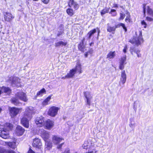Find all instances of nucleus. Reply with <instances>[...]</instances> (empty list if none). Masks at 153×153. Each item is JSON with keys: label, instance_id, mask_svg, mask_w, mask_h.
Wrapping results in <instances>:
<instances>
[{"label": "nucleus", "instance_id": "39", "mask_svg": "<svg viewBox=\"0 0 153 153\" xmlns=\"http://www.w3.org/2000/svg\"><path fill=\"white\" fill-rule=\"evenodd\" d=\"M137 50L135 49L134 47L130 48V51L132 55H133V52L135 53V51H137Z\"/></svg>", "mask_w": 153, "mask_h": 153}, {"label": "nucleus", "instance_id": "49", "mask_svg": "<svg viewBox=\"0 0 153 153\" xmlns=\"http://www.w3.org/2000/svg\"><path fill=\"white\" fill-rule=\"evenodd\" d=\"M64 143H62L59 145L57 147V149H60L61 148L62 145Z\"/></svg>", "mask_w": 153, "mask_h": 153}, {"label": "nucleus", "instance_id": "40", "mask_svg": "<svg viewBox=\"0 0 153 153\" xmlns=\"http://www.w3.org/2000/svg\"><path fill=\"white\" fill-rule=\"evenodd\" d=\"M120 17L119 18V20H123L124 19V17L125 16V14L123 13H120Z\"/></svg>", "mask_w": 153, "mask_h": 153}, {"label": "nucleus", "instance_id": "38", "mask_svg": "<svg viewBox=\"0 0 153 153\" xmlns=\"http://www.w3.org/2000/svg\"><path fill=\"white\" fill-rule=\"evenodd\" d=\"M116 10L114 9H111L109 12L110 14H111L112 16H115L117 15V13L116 12Z\"/></svg>", "mask_w": 153, "mask_h": 153}, {"label": "nucleus", "instance_id": "45", "mask_svg": "<svg viewBox=\"0 0 153 153\" xmlns=\"http://www.w3.org/2000/svg\"><path fill=\"white\" fill-rule=\"evenodd\" d=\"M7 153H16L15 152L12 150H7Z\"/></svg>", "mask_w": 153, "mask_h": 153}, {"label": "nucleus", "instance_id": "62", "mask_svg": "<svg viewBox=\"0 0 153 153\" xmlns=\"http://www.w3.org/2000/svg\"><path fill=\"white\" fill-rule=\"evenodd\" d=\"M120 7H121V8H122L123 7V6H121Z\"/></svg>", "mask_w": 153, "mask_h": 153}, {"label": "nucleus", "instance_id": "59", "mask_svg": "<svg viewBox=\"0 0 153 153\" xmlns=\"http://www.w3.org/2000/svg\"><path fill=\"white\" fill-rule=\"evenodd\" d=\"M2 111V108H0V113L1 112V111Z\"/></svg>", "mask_w": 153, "mask_h": 153}, {"label": "nucleus", "instance_id": "26", "mask_svg": "<svg viewBox=\"0 0 153 153\" xmlns=\"http://www.w3.org/2000/svg\"><path fill=\"white\" fill-rule=\"evenodd\" d=\"M45 146L46 149H47V150H50L52 147V142L50 141H46L45 142Z\"/></svg>", "mask_w": 153, "mask_h": 153}, {"label": "nucleus", "instance_id": "14", "mask_svg": "<svg viewBox=\"0 0 153 153\" xmlns=\"http://www.w3.org/2000/svg\"><path fill=\"white\" fill-rule=\"evenodd\" d=\"M126 75L125 71H122L121 72V77L119 82V84L120 85L121 84L123 85L126 82Z\"/></svg>", "mask_w": 153, "mask_h": 153}, {"label": "nucleus", "instance_id": "28", "mask_svg": "<svg viewBox=\"0 0 153 153\" xmlns=\"http://www.w3.org/2000/svg\"><path fill=\"white\" fill-rule=\"evenodd\" d=\"M96 32V29H94L93 30H92L89 31L87 34V36H88V39H90L91 37Z\"/></svg>", "mask_w": 153, "mask_h": 153}, {"label": "nucleus", "instance_id": "33", "mask_svg": "<svg viewBox=\"0 0 153 153\" xmlns=\"http://www.w3.org/2000/svg\"><path fill=\"white\" fill-rule=\"evenodd\" d=\"M147 12L149 15L153 17V10L148 6L147 7Z\"/></svg>", "mask_w": 153, "mask_h": 153}, {"label": "nucleus", "instance_id": "7", "mask_svg": "<svg viewBox=\"0 0 153 153\" xmlns=\"http://www.w3.org/2000/svg\"><path fill=\"white\" fill-rule=\"evenodd\" d=\"M35 122L38 126H42L45 124L44 118L42 116L37 117L35 119Z\"/></svg>", "mask_w": 153, "mask_h": 153}, {"label": "nucleus", "instance_id": "29", "mask_svg": "<svg viewBox=\"0 0 153 153\" xmlns=\"http://www.w3.org/2000/svg\"><path fill=\"white\" fill-rule=\"evenodd\" d=\"M7 145L10 147L12 149H15L16 147V143L14 142L7 143Z\"/></svg>", "mask_w": 153, "mask_h": 153}, {"label": "nucleus", "instance_id": "23", "mask_svg": "<svg viewBox=\"0 0 153 153\" xmlns=\"http://www.w3.org/2000/svg\"><path fill=\"white\" fill-rule=\"evenodd\" d=\"M85 39V38L83 39L82 40V42L79 43L78 47L79 50L82 52L85 51V46L84 45V42Z\"/></svg>", "mask_w": 153, "mask_h": 153}, {"label": "nucleus", "instance_id": "41", "mask_svg": "<svg viewBox=\"0 0 153 153\" xmlns=\"http://www.w3.org/2000/svg\"><path fill=\"white\" fill-rule=\"evenodd\" d=\"M135 53L137 54V56L138 57H141V55L140 53V51L138 50H137V51H135Z\"/></svg>", "mask_w": 153, "mask_h": 153}, {"label": "nucleus", "instance_id": "24", "mask_svg": "<svg viewBox=\"0 0 153 153\" xmlns=\"http://www.w3.org/2000/svg\"><path fill=\"white\" fill-rule=\"evenodd\" d=\"M67 44V42H64L62 41H60L55 43V45L56 47L63 46H65Z\"/></svg>", "mask_w": 153, "mask_h": 153}, {"label": "nucleus", "instance_id": "48", "mask_svg": "<svg viewBox=\"0 0 153 153\" xmlns=\"http://www.w3.org/2000/svg\"><path fill=\"white\" fill-rule=\"evenodd\" d=\"M146 4H143V11L144 14V15L145 16V13H146V8H145Z\"/></svg>", "mask_w": 153, "mask_h": 153}, {"label": "nucleus", "instance_id": "16", "mask_svg": "<svg viewBox=\"0 0 153 153\" xmlns=\"http://www.w3.org/2000/svg\"><path fill=\"white\" fill-rule=\"evenodd\" d=\"M54 122L49 119L48 120L45 124V126L47 129H51L53 126Z\"/></svg>", "mask_w": 153, "mask_h": 153}, {"label": "nucleus", "instance_id": "55", "mask_svg": "<svg viewBox=\"0 0 153 153\" xmlns=\"http://www.w3.org/2000/svg\"><path fill=\"white\" fill-rule=\"evenodd\" d=\"M114 6L113 7H118V6L116 4H113Z\"/></svg>", "mask_w": 153, "mask_h": 153}, {"label": "nucleus", "instance_id": "6", "mask_svg": "<svg viewBox=\"0 0 153 153\" xmlns=\"http://www.w3.org/2000/svg\"><path fill=\"white\" fill-rule=\"evenodd\" d=\"M59 108L53 106L50 108L48 112V114L52 117L55 116L57 114Z\"/></svg>", "mask_w": 153, "mask_h": 153}, {"label": "nucleus", "instance_id": "34", "mask_svg": "<svg viewBox=\"0 0 153 153\" xmlns=\"http://www.w3.org/2000/svg\"><path fill=\"white\" fill-rule=\"evenodd\" d=\"M66 12L70 16H73L74 14L73 10L71 8L68 9Z\"/></svg>", "mask_w": 153, "mask_h": 153}, {"label": "nucleus", "instance_id": "12", "mask_svg": "<svg viewBox=\"0 0 153 153\" xmlns=\"http://www.w3.org/2000/svg\"><path fill=\"white\" fill-rule=\"evenodd\" d=\"M20 109L13 107L10 109V115L12 117L16 116L19 113Z\"/></svg>", "mask_w": 153, "mask_h": 153}, {"label": "nucleus", "instance_id": "56", "mask_svg": "<svg viewBox=\"0 0 153 153\" xmlns=\"http://www.w3.org/2000/svg\"><path fill=\"white\" fill-rule=\"evenodd\" d=\"M62 33V32H60V33H59L58 34H57V36H60V35H61Z\"/></svg>", "mask_w": 153, "mask_h": 153}, {"label": "nucleus", "instance_id": "1", "mask_svg": "<svg viewBox=\"0 0 153 153\" xmlns=\"http://www.w3.org/2000/svg\"><path fill=\"white\" fill-rule=\"evenodd\" d=\"M13 125L9 123H6L3 127L0 126V136L4 139L9 137L8 131L11 130L13 128Z\"/></svg>", "mask_w": 153, "mask_h": 153}, {"label": "nucleus", "instance_id": "20", "mask_svg": "<svg viewBox=\"0 0 153 153\" xmlns=\"http://www.w3.org/2000/svg\"><path fill=\"white\" fill-rule=\"evenodd\" d=\"M126 60V56H123L121 58L120 62L119 68L120 70H123L124 69L125 62Z\"/></svg>", "mask_w": 153, "mask_h": 153}, {"label": "nucleus", "instance_id": "9", "mask_svg": "<svg viewBox=\"0 0 153 153\" xmlns=\"http://www.w3.org/2000/svg\"><path fill=\"white\" fill-rule=\"evenodd\" d=\"M95 146L94 144L91 143L90 140H87L85 141L84 144L82 145V147L84 149H90L93 148Z\"/></svg>", "mask_w": 153, "mask_h": 153}, {"label": "nucleus", "instance_id": "54", "mask_svg": "<svg viewBox=\"0 0 153 153\" xmlns=\"http://www.w3.org/2000/svg\"><path fill=\"white\" fill-rule=\"evenodd\" d=\"M94 42H92L89 45H90V46H93V45H94Z\"/></svg>", "mask_w": 153, "mask_h": 153}, {"label": "nucleus", "instance_id": "21", "mask_svg": "<svg viewBox=\"0 0 153 153\" xmlns=\"http://www.w3.org/2000/svg\"><path fill=\"white\" fill-rule=\"evenodd\" d=\"M68 5L70 7H73L76 10L79 7V5L74 0H70L68 3Z\"/></svg>", "mask_w": 153, "mask_h": 153}, {"label": "nucleus", "instance_id": "4", "mask_svg": "<svg viewBox=\"0 0 153 153\" xmlns=\"http://www.w3.org/2000/svg\"><path fill=\"white\" fill-rule=\"evenodd\" d=\"M34 113L33 108L32 107L26 108L23 115V117L30 120L32 118V114Z\"/></svg>", "mask_w": 153, "mask_h": 153}, {"label": "nucleus", "instance_id": "46", "mask_svg": "<svg viewBox=\"0 0 153 153\" xmlns=\"http://www.w3.org/2000/svg\"><path fill=\"white\" fill-rule=\"evenodd\" d=\"M121 25H122V24H121V23H120L115 25L114 26L115 27V29L117 28L120 27L121 26Z\"/></svg>", "mask_w": 153, "mask_h": 153}, {"label": "nucleus", "instance_id": "11", "mask_svg": "<svg viewBox=\"0 0 153 153\" xmlns=\"http://www.w3.org/2000/svg\"><path fill=\"white\" fill-rule=\"evenodd\" d=\"M16 96L24 102H26L27 100L26 94L23 92H20L17 93L16 95Z\"/></svg>", "mask_w": 153, "mask_h": 153}, {"label": "nucleus", "instance_id": "31", "mask_svg": "<svg viewBox=\"0 0 153 153\" xmlns=\"http://www.w3.org/2000/svg\"><path fill=\"white\" fill-rule=\"evenodd\" d=\"M51 99V97H48L45 100L42 102V104L43 105H46L48 104V102Z\"/></svg>", "mask_w": 153, "mask_h": 153}, {"label": "nucleus", "instance_id": "42", "mask_svg": "<svg viewBox=\"0 0 153 153\" xmlns=\"http://www.w3.org/2000/svg\"><path fill=\"white\" fill-rule=\"evenodd\" d=\"M121 24H122V25H121V26H122L123 27V28L124 29L125 32H126L127 29L125 27V24L122 23H121Z\"/></svg>", "mask_w": 153, "mask_h": 153}, {"label": "nucleus", "instance_id": "57", "mask_svg": "<svg viewBox=\"0 0 153 153\" xmlns=\"http://www.w3.org/2000/svg\"><path fill=\"white\" fill-rule=\"evenodd\" d=\"M88 52H87L86 53H85V57H87L88 56Z\"/></svg>", "mask_w": 153, "mask_h": 153}, {"label": "nucleus", "instance_id": "35", "mask_svg": "<svg viewBox=\"0 0 153 153\" xmlns=\"http://www.w3.org/2000/svg\"><path fill=\"white\" fill-rule=\"evenodd\" d=\"M17 98H18L16 97L13 98L12 99V103L15 105H17V104H19V102Z\"/></svg>", "mask_w": 153, "mask_h": 153}, {"label": "nucleus", "instance_id": "2", "mask_svg": "<svg viewBox=\"0 0 153 153\" xmlns=\"http://www.w3.org/2000/svg\"><path fill=\"white\" fill-rule=\"evenodd\" d=\"M139 36L137 38L134 37L131 38L129 41V42L132 44H135L137 46L141 44L143 42V39L142 36V33L141 31H139Z\"/></svg>", "mask_w": 153, "mask_h": 153}, {"label": "nucleus", "instance_id": "18", "mask_svg": "<svg viewBox=\"0 0 153 153\" xmlns=\"http://www.w3.org/2000/svg\"><path fill=\"white\" fill-rule=\"evenodd\" d=\"M84 96L86 99L87 104L90 105L91 104V100L92 98L90 92H84Z\"/></svg>", "mask_w": 153, "mask_h": 153}, {"label": "nucleus", "instance_id": "22", "mask_svg": "<svg viewBox=\"0 0 153 153\" xmlns=\"http://www.w3.org/2000/svg\"><path fill=\"white\" fill-rule=\"evenodd\" d=\"M2 93L4 92L6 94L9 95L11 93V90L8 87L3 86L2 87Z\"/></svg>", "mask_w": 153, "mask_h": 153}, {"label": "nucleus", "instance_id": "37", "mask_svg": "<svg viewBox=\"0 0 153 153\" xmlns=\"http://www.w3.org/2000/svg\"><path fill=\"white\" fill-rule=\"evenodd\" d=\"M7 150L3 147H0V153H7Z\"/></svg>", "mask_w": 153, "mask_h": 153}, {"label": "nucleus", "instance_id": "36", "mask_svg": "<svg viewBox=\"0 0 153 153\" xmlns=\"http://www.w3.org/2000/svg\"><path fill=\"white\" fill-rule=\"evenodd\" d=\"M126 14L128 15V16H126V18L125 19V21L126 22H130V17L129 13L128 12H127L126 13Z\"/></svg>", "mask_w": 153, "mask_h": 153}, {"label": "nucleus", "instance_id": "15", "mask_svg": "<svg viewBox=\"0 0 153 153\" xmlns=\"http://www.w3.org/2000/svg\"><path fill=\"white\" fill-rule=\"evenodd\" d=\"M52 142L55 145L58 144L62 140V138L57 135L52 136Z\"/></svg>", "mask_w": 153, "mask_h": 153}, {"label": "nucleus", "instance_id": "10", "mask_svg": "<svg viewBox=\"0 0 153 153\" xmlns=\"http://www.w3.org/2000/svg\"><path fill=\"white\" fill-rule=\"evenodd\" d=\"M25 131V129L22 126H17L15 130V134L17 136H22L24 134Z\"/></svg>", "mask_w": 153, "mask_h": 153}, {"label": "nucleus", "instance_id": "19", "mask_svg": "<svg viewBox=\"0 0 153 153\" xmlns=\"http://www.w3.org/2000/svg\"><path fill=\"white\" fill-rule=\"evenodd\" d=\"M42 144L40 140L39 139L36 138L33 140V145L34 147L39 148Z\"/></svg>", "mask_w": 153, "mask_h": 153}, {"label": "nucleus", "instance_id": "51", "mask_svg": "<svg viewBox=\"0 0 153 153\" xmlns=\"http://www.w3.org/2000/svg\"><path fill=\"white\" fill-rule=\"evenodd\" d=\"M64 153H70L69 149H66L65 151V152Z\"/></svg>", "mask_w": 153, "mask_h": 153}, {"label": "nucleus", "instance_id": "63", "mask_svg": "<svg viewBox=\"0 0 153 153\" xmlns=\"http://www.w3.org/2000/svg\"><path fill=\"white\" fill-rule=\"evenodd\" d=\"M74 153H77L76 152H75Z\"/></svg>", "mask_w": 153, "mask_h": 153}, {"label": "nucleus", "instance_id": "44", "mask_svg": "<svg viewBox=\"0 0 153 153\" xmlns=\"http://www.w3.org/2000/svg\"><path fill=\"white\" fill-rule=\"evenodd\" d=\"M141 24L142 25H144V28H146V22L144 21H143L141 22Z\"/></svg>", "mask_w": 153, "mask_h": 153}, {"label": "nucleus", "instance_id": "53", "mask_svg": "<svg viewBox=\"0 0 153 153\" xmlns=\"http://www.w3.org/2000/svg\"><path fill=\"white\" fill-rule=\"evenodd\" d=\"M2 93V87H0V95Z\"/></svg>", "mask_w": 153, "mask_h": 153}, {"label": "nucleus", "instance_id": "50", "mask_svg": "<svg viewBox=\"0 0 153 153\" xmlns=\"http://www.w3.org/2000/svg\"><path fill=\"white\" fill-rule=\"evenodd\" d=\"M127 49V46H126L125 47H124V49H123V51L124 53H126V50Z\"/></svg>", "mask_w": 153, "mask_h": 153}, {"label": "nucleus", "instance_id": "47", "mask_svg": "<svg viewBox=\"0 0 153 153\" xmlns=\"http://www.w3.org/2000/svg\"><path fill=\"white\" fill-rule=\"evenodd\" d=\"M43 2L44 4H48L49 0H41Z\"/></svg>", "mask_w": 153, "mask_h": 153}, {"label": "nucleus", "instance_id": "52", "mask_svg": "<svg viewBox=\"0 0 153 153\" xmlns=\"http://www.w3.org/2000/svg\"><path fill=\"white\" fill-rule=\"evenodd\" d=\"M67 75H66L65 76L62 77V79H68V77H67Z\"/></svg>", "mask_w": 153, "mask_h": 153}, {"label": "nucleus", "instance_id": "25", "mask_svg": "<svg viewBox=\"0 0 153 153\" xmlns=\"http://www.w3.org/2000/svg\"><path fill=\"white\" fill-rule=\"evenodd\" d=\"M115 56V51H110L107 55V58L110 59H113Z\"/></svg>", "mask_w": 153, "mask_h": 153}, {"label": "nucleus", "instance_id": "5", "mask_svg": "<svg viewBox=\"0 0 153 153\" xmlns=\"http://www.w3.org/2000/svg\"><path fill=\"white\" fill-rule=\"evenodd\" d=\"M9 80L13 86L19 87L20 86V79L17 77L11 76L10 77Z\"/></svg>", "mask_w": 153, "mask_h": 153}, {"label": "nucleus", "instance_id": "8", "mask_svg": "<svg viewBox=\"0 0 153 153\" xmlns=\"http://www.w3.org/2000/svg\"><path fill=\"white\" fill-rule=\"evenodd\" d=\"M3 15L5 21L7 22H10L14 17L11 13L8 12H4Z\"/></svg>", "mask_w": 153, "mask_h": 153}, {"label": "nucleus", "instance_id": "13", "mask_svg": "<svg viewBox=\"0 0 153 153\" xmlns=\"http://www.w3.org/2000/svg\"><path fill=\"white\" fill-rule=\"evenodd\" d=\"M40 134L42 137L45 141H46L50 137L49 133L44 129L41 130Z\"/></svg>", "mask_w": 153, "mask_h": 153}, {"label": "nucleus", "instance_id": "17", "mask_svg": "<svg viewBox=\"0 0 153 153\" xmlns=\"http://www.w3.org/2000/svg\"><path fill=\"white\" fill-rule=\"evenodd\" d=\"M29 120H30L28 119L23 117L21 119V122L24 126L25 128H28L29 127Z\"/></svg>", "mask_w": 153, "mask_h": 153}, {"label": "nucleus", "instance_id": "32", "mask_svg": "<svg viewBox=\"0 0 153 153\" xmlns=\"http://www.w3.org/2000/svg\"><path fill=\"white\" fill-rule=\"evenodd\" d=\"M110 9V7L107 8L103 9L101 12V14L102 16L108 12Z\"/></svg>", "mask_w": 153, "mask_h": 153}, {"label": "nucleus", "instance_id": "43", "mask_svg": "<svg viewBox=\"0 0 153 153\" xmlns=\"http://www.w3.org/2000/svg\"><path fill=\"white\" fill-rule=\"evenodd\" d=\"M146 20L149 21H153V19L149 17H146Z\"/></svg>", "mask_w": 153, "mask_h": 153}, {"label": "nucleus", "instance_id": "61", "mask_svg": "<svg viewBox=\"0 0 153 153\" xmlns=\"http://www.w3.org/2000/svg\"><path fill=\"white\" fill-rule=\"evenodd\" d=\"M33 0L34 1H37L38 0Z\"/></svg>", "mask_w": 153, "mask_h": 153}, {"label": "nucleus", "instance_id": "60", "mask_svg": "<svg viewBox=\"0 0 153 153\" xmlns=\"http://www.w3.org/2000/svg\"><path fill=\"white\" fill-rule=\"evenodd\" d=\"M132 125H133L132 124H131L130 125V127H131Z\"/></svg>", "mask_w": 153, "mask_h": 153}, {"label": "nucleus", "instance_id": "58", "mask_svg": "<svg viewBox=\"0 0 153 153\" xmlns=\"http://www.w3.org/2000/svg\"><path fill=\"white\" fill-rule=\"evenodd\" d=\"M100 32V30H99L98 31V37L99 36V33Z\"/></svg>", "mask_w": 153, "mask_h": 153}, {"label": "nucleus", "instance_id": "3", "mask_svg": "<svg viewBox=\"0 0 153 153\" xmlns=\"http://www.w3.org/2000/svg\"><path fill=\"white\" fill-rule=\"evenodd\" d=\"M76 73L79 74L82 73L81 67L80 65H77L75 68L70 70L69 73L66 75L68 78H72Z\"/></svg>", "mask_w": 153, "mask_h": 153}, {"label": "nucleus", "instance_id": "30", "mask_svg": "<svg viewBox=\"0 0 153 153\" xmlns=\"http://www.w3.org/2000/svg\"><path fill=\"white\" fill-rule=\"evenodd\" d=\"M46 93V91L45 88H43L40 91H39L37 93L36 96H42L43 94Z\"/></svg>", "mask_w": 153, "mask_h": 153}, {"label": "nucleus", "instance_id": "27", "mask_svg": "<svg viewBox=\"0 0 153 153\" xmlns=\"http://www.w3.org/2000/svg\"><path fill=\"white\" fill-rule=\"evenodd\" d=\"M115 27L114 26L113 27H111L109 25V24H108V26L107 28V30L109 32H114L115 30Z\"/></svg>", "mask_w": 153, "mask_h": 153}]
</instances>
